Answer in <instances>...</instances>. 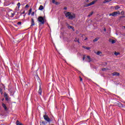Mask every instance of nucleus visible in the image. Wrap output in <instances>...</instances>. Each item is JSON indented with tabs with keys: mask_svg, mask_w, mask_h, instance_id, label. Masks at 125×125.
<instances>
[{
	"mask_svg": "<svg viewBox=\"0 0 125 125\" xmlns=\"http://www.w3.org/2000/svg\"><path fill=\"white\" fill-rule=\"evenodd\" d=\"M43 118L44 120L46 121H44L43 120H41L40 121V125H46L47 123L48 124H50L52 121H51V119L48 117V115L45 114L43 115Z\"/></svg>",
	"mask_w": 125,
	"mask_h": 125,
	"instance_id": "f257e3e1",
	"label": "nucleus"
},
{
	"mask_svg": "<svg viewBox=\"0 0 125 125\" xmlns=\"http://www.w3.org/2000/svg\"><path fill=\"white\" fill-rule=\"evenodd\" d=\"M65 17H67L68 19H70V20H73V19H75V18H76V15L70 12H67L65 13Z\"/></svg>",
	"mask_w": 125,
	"mask_h": 125,
	"instance_id": "f03ea898",
	"label": "nucleus"
},
{
	"mask_svg": "<svg viewBox=\"0 0 125 125\" xmlns=\"http://www.w3.org/2000/svg\"><path fill=\"white\" fill-rule=\"evenodd\" d=\"M38 21H39V22H40V24L42 25L44 24V19L42 16L38 17Z\"/></svg>",
	"mask_w": 125,
	"mask_h": 125,
	"instance_id": "7ed1b4c3",
	"label": "nucleus"
},
{
	"mask_svg": "<svg viewBox=\"0 0 125 125\" xmlns=\"http://www.w3.org/2000/svg\"><path fill=\"white\" fill-rule=\"evenodd\" d=\"M118 14L119 15H120V14H121V13L120 12V11H117V12H114L112 13H110L109 14V16H118Z\"/></svg>",
	"mask_w": 125,
	"mask_h": 125,
	"instance_id": "20e7f679",
	"label": "nucleus"
},
{
	"mask_svg": "<svg viewBox=\"0 0 125 125\" xmlns=\"http://www.w3.org/2000/svg\"><path fill=\"white\" fill-rule=\"evenodd\" d=\"M97 0H94V1H92L90 3L87 4V6H90V5H93V4H94V3H95V2H96V1H97Z\"/></svg>",
	"mask_w": 125,
	"mask_h": 125,
	"instance_id": "39448f33",
	"label": "nucleus"
},
{
	"mask_svg": "<svg viewBox=\"0 0 125 125\" xmlns=\"http://www.w3.org/2000/svg\"><path fill=\"white\" fill-rule=\"evenodd\" d=\"M42 87H41V86H39V89L38 90V93L39 94H40V95H42Z\"/></svg>",
	"mask_w": 125,
	"mask_h": 125,
	"instance_id": "423d86ee",
	"label": "nucleus"
},
{
	"mask_svg": "<svg viewBox=\"0 0 125 125\" xmlns=\"http://www.w3.org/2000/svg\"><path fill=\"white\" fill-rule=\"evenodd\" d=\"M33 26H35V21H34V19H31V27H33Z\"/></svg>",
	"mask_w": 125,
	"mask_h": 125,
	"instance_id": "0eeeda50",
	"label": "nucleus"
},
{
	"mask_svg": "<svg viewBox=\"0 0 125 125\" xmlns=\"http://www.w3.org/2000/svg\"><path fill=\"white\" fill-rule=\"evenodd\" d=\"M2 107H3L4 109H5V111H7V107H6V105H5V104L2 103Z\"/></svg>",
	"mask_w": 125,
	"mask_h": 125,
	"instance_id": "6e6552de",
	"label": "nucleus"
},
{
	"mask_svg": "<svg viewBox=\"0 0 125 125\" xmlns=\"http://www.w3.org/2000/svg\"><path fill=\"white\" fill-rule=\"evenodd\" d=\"M112 76H120V73L118 72H113L112 73Z\"/></svg>",
	"mask_w": 125,
	"mask_h": 125,
	"instance_id": "1a4fd4ad",
	"label": "nucleus"
},
{
	"mask_svg": "<svg viewBox=\"0 0 125 125\" xmlns=\"http://www.w3.org/2000/svg\"><path fill=\"white\" fill-rule=\"evenodd\" d=\"M109 42H111V43H115V42H116V41L115 40L111 39L109 40Z\"/></svg>",
	"mask_w": 125,
	"mask_h": 125,
	"instance_id": "9d476101",
	"label": "nucleus"
},
{
	"mask_svg": "<svg viewBox=\"0 0 125 125\" xmlns=\"http://www.w3.org/2000/svg\"><path fill=\"white\" fill-rule=\"evenodd\" d=\"M17 125H23L21 122H19V121L17 120L16 122Z\"/></svg>",
	"mask_w": 125,
	"mask_h": 125,
	"instance_id": "9b49d317",
	"label": "nucleus"
},
{
	"mask_svg": "<svg viewBox=\"0 0 125 125\" xmlns=\"http://www.w3.org/2000/svg\"><path fill=\"white\" fill-rule=\"evenodd\" d=\"M115 10H118V9H120L121 8V7H120L119 5H116L114 7Z\"/></svg>",
	"mask_w": 125,
	"mask_h": 125,
	"instance_id": "f8f14e48",
	"label": "nucleus"
},
{
	"mask_svg": "<svg viewBox=\"0 0 125 125\" xmlns=\"http://www.w3.org/2000/svg\"><path fill=\"white\" fill-rule=\"evenodd\" d=\"M74 42H78V43H80V39H77V38H75V39L74 40Z\"/></svg>",
	"mask_w": 125,
	"mask_h": 125,
	"instance_id": "ddd939ff",
	"label": "nucleus"
},
{
	"mask_svg": "<svg viewBox=\"0 0 125 125\" xmlns=\"http://www.w3.org/2000/svg\"><path fill=\"white\" fill-rule=\"evenodd\" d=\"M109 70V68L107 67L103 68L102 69V71H108Z\"/></svg>",
	"mask_w": 125,
	"mask_h": 125,
	"instance_id": "4468645a",
	"label": "nucleus"
},
{
	"mask_svg": "<svg viewBox=\"0 0 125 125\" xmlns=\"http://www.w3.org/2000/svg\"><path fill=\"white\" fill-rule=\"evenodd\" d=\"M42 9H43V6L40 5L39 8V10H42Z\"/></svg>",
	"mask_w": 125,
	"mask_h": 125,
	"instance_id": "2eb2a0df",
	"label": "nucleus"
},
{
	"mask_svg": "<svg viewBox=\"0 0 125 125\" xmlns=\"http://www.w3.org/2000/svg\"><path fill=\"white\" fill-rule=\"evenodd\" d=\"M87 58L88 59V62H91V59L90 58V57L89 56H87Z\"/></svg>",
	"mask_w": 125,
	"mask_h": 125,
	"instance_id": "dca6fc26",
	"label": "nucleus"
},
{
	"mask_svg": "<svg viewBox=\"0 0 125 125\" xmlns=\"http://www.w3.org/2000/svg\"><path fill=\"white\" fill-rule=\"evenodd\" d=\"M98 40H99V38H95L94 40H93V42H97V41H98Z\"/></svg>",
	"mask_w": 125,
	"mask_h": 125,
	"instance_id": "f3484780",
	"label": "nucleus"
},
{
	"mask_svg": "<svg viewBox=\"0 0 125 125\" xmlns=\"http://www.w3.org/2000/svg\"><path fill=\"white\" fill-rule=\"evenodd\" d=\"M4 97H8V95H7V93H6V92L4 93Z\"/></svg>",
	"mask_w": 125,
	"mask_h": 125,
	"instance_id": "a211bd4d",
	"label": "nucleus"
},
{
	"mask_svg": "<svg viewBox=\"0 0 125 125\" xmlns=\"http://www.w3.org/2000/svg\"><path fill=\"white\" fill-rule=\"evenodd\" d=\"M96 54L97 55H100V54H102V52H101V51H98L96 53Z\"/></svg>",
	"mask_w": 125,
	"mask_h": 125,
	"instance_id": "6ab92c4d",
	"label": "nucleus"
},
{
	"mask_svg": "<svg viewBox=\"0 0 125 125\" xmlns=\"http://www.w3.org/2000/svg\"><path fill=\"white\" fill-rule=\"evenodd\" d=\"M118 105L119 107H123V104L121 103H119V104H118Z\"/></svg>",
	"mask_w": 125,
	"mask_h": 125,
	"instance_id": "aec40b11",
	"label": "nucleus"
},
{
	"mask_svg": "<svg viewBox=\"0 0 125 125\" xmlns=\"http://www.w3.org/2000/svg\"><path fill=\"white\" fill-rule=\"evenodd\" d=\"M92 14H93V12H91L88 15V17H90V16H91L92 15Z\"/></svg>",
	"mask_w": 125,
	"mask_h": 125,
	"instance_id": "412c9836",
	"label": "nucleus"
},
{
	"mask_svg": "<svg viewBox=\"0 0 125 125\" xmlns=\"http://www.w3.org/2000/svg\"><path fill=\"white\" fill-rule=\"evenodd\" d=\"M119 54H120V53H118L117 52H115V53H114V55H116V56H118V55H119Z\"/></svg>",
	"mask_w": 125,
	"mask_h": 125,
	"instance_id": "4be33fe9",
	"label": "nucleus"
},
{
	"mask_svg": "<svg viewBox=\"0 0 125 125\" xmlns=\"http://www.w3.org/2000/svg\"><path fill=\"white\" fill-rule=\"evenodd\" d=\"M11 15L12 17H14V15H15V13H12Z\"/></svg>",
	"mask_w": 125,
	"mask_h": 125,
	"instance_id": "5701e85b",
	"label": "nucleus"
},
{
	"mask_svg": "<svg viewBox=\"0 0 125 125\" xmlns=\"http://www.w3.org/2000/svg\"><path fill=\"white\" fill-rule=\"evenodd\" d=\"M17 5L18 6V8H19V7H20V5H21V4H20V2H18L17 4Z\"/></svg>",
	"mask_w": 125,
	"mask_h": 125,
	"instance_id": "b1692460",
	"label": "nucleus"
},
{
	"mask_svg": "<svg viewBox=\"0 0 125 125\" xmlns=\"http://www.w3.org/2000/svg\"><path fill=\"white\" fill-rule=\"evenodd\" d=\"M68 29H72L73 26H71V25H69V26H68Z\"/></svg>",
	"mask_w": 125,
	"mask_h": 125,
	"instance_id": "393cba45",
	"label": "nucleus"
},
{
	"mask_svg": "<svg viewBox=\"0 0 125 125\" xmlns=\"http://www.w3.org/2000/svg\"><path fill=\"white\" fill-rule=\"evenodd\" d=\"M21 24H22V22L21 21H19L17 23V25H21Z\"/></svg>",
	"mask_w": 125,
	"mask_h": 125,
	"instance_id": "a878e982",
	"label": "nucleus"
},
{
	"mask_svg": "<svg viewBox=\"0 0 125 125\" xmlns=\"http://www.w3.org/2000/svg\"><path fill=\"white\" fill-rule=\"evenodd\" d=\"M80 82H83V78L81 76L79 77Z\"/></svg>",
	"mask_w": 125,
	"mask_h": 125,
	"instance_id": "bb28decb",
	"label": "nucleus"
},
{
	"mask_svg": "<svg viewBox=\"0 0 125 125\" xmlns=\"http://www.w3.org/2000/svg\"><path fill=\"white\" fill-rule=\"evenodd\" d=\"M0 92L1 94H2V93H3L2 89L1 88H0Z\"/></svg>",
	"mask_w": 125,
	"mask_h": 125,
	"instance_id": "cd10ccee",
	"label": "nucleus"
},
{
	"mask_svg": "<svg viewBox=\"0 0 125 125\" xmlns=\"http://www.w3.org/2000/svg\"><path fill=\"white\" fill-rule=\"evenodd\" d=\"M85 49H87V50H89V49H90V47H86Z\"/></svg>",
	"mask_w": 125,
	"mask_h": 125,
	"instance_id": "c85d7f7f",
	"label": "nucleus"
},
{
	"mask_svg": "<svg viewBox=\"0 0 125 125\" xmlns=\"http://www.w3.org/2000/svg\"><path fill=\"white\" fill-rule=\"evenodd\" d=\"M31 15H32V16H34V15H35V12H33L31 13Z\"/></svg>",
	"mask_w": 125,
	"mask_h": 125,
	"instance_id": "c756f323",
	"label": "nucleus"
},
{
	"mask_svg": "<svg viewBox=\"0 0 125 125\" xmlns=\"http://www.w3.org/2000/svg\"><path fill=\"white\" fill-rule=\"evenodd\" d=\"M5 98L6 101H8V97H6Z\"/></svg>",
	"mask_w": 125,
	"mask_h": 125,
	"instance_id": "7c9ffc66",
	"label": "nucleus"
},
{
	"mask_svg": "<svg viewBox=\"0 0 125 125\" xmlns=\"http://www.w3.org/2000/svg\"><path fill=\"white\" fill-rule=\"evenodd\" d=\"M55 4H56V5L59 4V3L58 2H55Z\"/></svg>",
	"mask_w": 125,
	"mask_h": 125,
	"instance_id": "2f4dec72",
	"label": "nucleus"
},
{
	"mask_svg": "<svg viewBox=\"0 0 125 125\" xmlns=\"http://www.w3.org/2000/svg\"><path fill=\"white\" fill-rule=\"evenodd\" d=\"M29 12H30V13H32V8H30L29 10Z\"/></svg>",
	"mask_w": 125,
	"mask_h": 125,
	"instance_id": "473e14b6",
	"label": "nucleus"
},
{
	"mask_svg": "<svg viewBox=\"0 0 125 125\" xmlns=\"http://www.w3.org/2000/svg\"><path fill=\"white\" fill-rule=\"evenodd\" d=\"M84 59H85V56H83V61H84Z\"/></svg>",
	"mask_w": 125,
	"mask_h": 125,
	"instance_id": "72a5a7b5",
	"label": "nucleus"
},
{
	"mask_svg": "<svg viewBox=\"0 0 125 125\" xmlns=\"http://www.w3.org/2000/svg\"><path fill=\"white\" fill-rule=\"evenodd\" d=\"M28 7H29V5L28 4L26 5H25V8H28Z\"/></svg>",
	"mask_w": 125,
	"mask_h": 125,
	"instance_id": "f704fd0d",
	"label": "nucleus"
},
{
	"mask_svg": "<svg viewBox=\"0 0 125 125\" xmlns=\"http://www.w3.org/2000/svg\"><path fill=\"white\" fill-rule=\"evenodd\" d=\"M25 11H23L21 13V15H22V14H25Z\"/></svg>",
	"mask_w": 125,
	"mask_h": 125,
	"instance_id": "c9c22d12",
	"label": "nucleus"
},
{
	"mask_svg": "<svg viewBox=\"0 0 125 125\" xmlns=\"http://www.w3.org/2000/svg\"><path fill=\"white\" fill-rule=\"evenodd\" d=\"M52 2L53 3H55V0H52Z\"/></svg>",
	"mask_w": 125,
	"mask_h": 125,
	"instance_id": "e433bc0d",
	"label": "nucleus"
},
{
	"mask_svg": "<svg viewBox=\"0 0 125 125\" xmlns=\"http://www.w3.org/2000/svg\"><path fill=\"white\" fill-rule=\"evenodd\" d=\"M63 9H64V10H67V7H64Z\"/></svg>",
	"mask_w": 125,
	"mask_h": 125,
	"instance_id": "4c0bfd02",
	"label": "nucleus"
},
{
	"mask_svg": "<svg viewBox=\"0 0 125 125\" xmlns=\"http://www.w3.org/2000/svg\"><path fill=\"white\" fill-rule=\"evenodd\" d=\"M107 1L108 0H105L104 1V3H105V2H107Z\"/></svg>",
	"mask_w": 125,
	"mask_h": 125,
	"instance_id": "58836bf2",
	"label": "nucleus"
},
{
	"mask_svg": "<svg viewBox=\"0 0 125 125\" xmlns=\"http://www.w3.org/2000/svg\"><path fill=\"white\" fill-rule=\"evenodd\" d=\"M112 0H107V2H110V1H112Z\"/></svg>",
	"mask_w": 125,
	"mask_h": 125,
	"instance_id": "ea45409f",
	"label": "nucleus"
},
{
	"mask_svg": "<svg viewBox=\"0 0 125 125\" xmlns=\"http://www.w3.org/2000/svg\"><path fill=\"white\" fill-rule=\"evenodd\" d=\"M72 30H73V31H75V28H74V27H72V28H71Z\"/></svg>",
	"mask_w": 125,
	"mask_h": 125,
	"instance_id": "a19ab883",
	"label": "nucleus"
},
{
	"mask_svg": "<svg viewBox=\"0 0 125 125\" xmlns=\"http://www.w3.org/2000/svg\"><path fill=\"white\" fill-rule=\"evenodd\" d=\"M82 47H83V48H84L85 49L86 47H85L84 46H83Z\"/></svg>",
	"mask_w": 125,
	"mask_h": 125,
	"instance_id": "79ce46f5",
	"label": "nucleus"
},
{
	"mask_svg": "<svg viewBox=\"0 0 125 125\" xmlns=\"http://www.w3.org/2000/svg\"><path fill=\"white\" fill-rule=\"evenodd\" d=\"M1 10L2 11H4V9L2 8V9H1Z\"/></svg>",
	"mask_w": 125,
	"mask_h": 125,
	"instance_id": "37998d69",
	"label": "nucleus"
},
{
	"mask_svg": "<svg viewBox=\"0 0 125 125\" xmlns=\"http://www.w3.org/2000/svg\"><path fill=\"white\" fill-rule=\"evenodd\" d=\"M28 15H31V13H30L29 12L28 13Z\"/></svg>",
	"mask_w": 125,
	"mask_h": 125,
	"instance_id": "c03bdc74",
	"label": "nucleus"
},
{
	"mask_svg": "<svg viewBox=\"0 0 125 125\" xmlns=\"http://www.w3.org/2000/svg\"><path fill=\"white\" fill-rule=\"evenodd\" d=\"M86 40H87V37H86V38H85L84 41H86Z\"/></svg>",
	"mask_w": 125,
	"mask_h": 125,
	"instance_id": "a18cd8bd",
	"label": "nucleus"
},
{
	"mask_svg": "<svg viewBox=\"0 0 125 125\" xmlns=\"http://www.w3.org/2000/svg\"><path fill=\"white\" fill-rule=\"evenodd\" d=\"M104 32H106V28H104Z\"/></svg>",
	"mask_w": 125,
	"mask_h": 125,
	"instance_id": "49530a36",
	"label": "nucleus"
},
{
	"mask_svg": "<svg viewBox=\"0 0 125 125\" xmlns=\"http://www.w3.org/2000/svg\"><path fill=\"white\" fill-rule=\"evenodd\" d=\"M3 100H4V98L2 99V101H3Z\"/></svg>",
	"mask_w": 125,
	"mask_h": 125,
	"instance_id": "de8ad7c7",
	"label": "nucleus"
}]
</instances>
